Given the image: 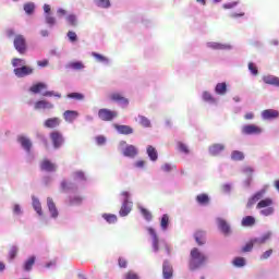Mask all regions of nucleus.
I'll use <instances>...</instances> for the list:
<instances>
[{
    "label": "nucleus",
    "mask_w": 279,
    "mask_h": 279,
    "mask_svg": "<svg viewBox=\"0 0 279 279\" xmlns=\"http://www.w3.org/2000/svg\"><path fill=\"white\" fill-rule=\"evenodd\" d=\"M207 260H208V257L204 253H202L199 248L197 247L192 248L190 252V260H189L190 270L195 271L201 267H204Z\"/></svg>",
    "instance_id": "nucleus-1"
},
{
    "label": "nucleus",
    "mask_w": 279,
    "mask_h": 279,
    "mask_svg": "<svg viewBox=\"0 0 279 279\" xmlns=\"http://www.w3.org/2000/svg\"><path fill=\"white\" fill-rule=\"evenodd\" d=\"M117 117H119V113L108 108L98 110V119H100V121H112L113 119H117Z\"/></svg>",
    "instance_id": "nucleus-2"
},
{
    "label": "nucleus",
    "mask_w": 279,
    "mask_h": 279,
    "mask_svg": "<svg viewBox=\"0 0 279 279\" xmlns=\"http://www.w3.org/2000/svg\"><path fill=\"white\" fill-rule=\"evenodd\" d=\"M13 45L16 51H19L21 54L27 51V40H25V36L23 35H16Z\"/></svg>",
    "instance_id": "nucleus-3"
},
{
    "label": "nucleus",
    "mask_w": 279,
    "mask_h": 279,
    "mask_svg": "<svg viewBox=\"0 0 279 279\" xmlns=\"http://www.w3.org/2000/svg\"><path fill=\"white\" fill-rule=\"evenodd\" d=\"M50 140L52 141L54 149H60V146L64 145V137L62 136V133H60L59 131L51 132Z\"/></svg>",
    "instance_id": "nucleus-4"
},
{
    "label": "nucleus",
    "mask_w": 279,
    "mask_h": 279,
    "mask_svg": "<svg viewBox=\"0 0 279 279\" xmlns=\"http://www.w3.org/2000/svg\"><path fill=\"white\" fill-rule=\"evenodd\" d=\"M263 129L256 124H246L242 128V134L252 136L253 134H260Z\"/></svg>",
    "instance_id": "nucleus-5"
},
{
    "label": "nucleus",
    "mask_w": 279,
    "mask_h": 279,
    "mask_svg": "<svg viewBox=\"0 0 279 279\" xmlns=\"http://www.w3.org/2000/svg\"><path fill=\"white\" fill-rule=\"evenodd\" d=\"M39 167L41 171H47L48 173H53V171L58 169L56 163L51 162L49 159L41 160Z\"/></svg>",
    "instance_id": "nucleus-6"
},
{
    "label": "nucleus",
    "mask_w": 279,
    "mask_h": 279,
    "mask_svg": "<svg viewBox=\"0 0 279 279\" xmlns=\"http://www.w3.org/2000/svg\"><path fill=\"white\" fill-rule=\"evenodd\" d=\"M13 73H15L16 77H25L27 75H32V73H34V69L23 65L22 68L14 69Z\"/></svg>",
    "instance_id": "nucleus-7"
},
{
    "label": "nucleus",
    "mask_w": 279,
    "mask_h": 279,
    "mask_svg": "<svg viewBox=\"0 0 279 279\" xmlns=\"http://www.w3.org/2000/svg\"><path fill=\"white\" fill-rule=\"evenodd\" d=\"M279 117V111L276 109H266L262 112V119L264 121H271L274 119H278Z\"/></svg>",
    "instance_id": "nucleus-8"
},
{
    "label": "nucleus",
    "mask_w": 279,
    "mask_h": 279,
    "mask_svg": "<svg viewBox=\"0 0 279 279\" xmlns=\"http://www.w3.org/2000/svg\"><path fill=\"white\" fill-rule=\"evenodd\" d=\"M162 275L165 279L173 278V266H171L167 260H165L162 265Z\"/></svg>",
    "instance_id": "nucleus-9"
},
{
    "label": "nucleus",
    "mask_w": 279,
    "mask_h": 279,
    "mask_svg": "<svg viewBox=\"0 0 279 279\" xmlns=\"http://www.w3.org/2000/svg\"><path fill=\"white\" fill-rule=\"evenodd\" d=\"M35 110H52L53 104L48 100H38L34 106Z\"/></svg>",
    "instance_id": "nucleus-10"
},
{
    "label": "nucleus",
    "mask_w": 279,
    "mask_h": 279,
    "mask_svg": "<svg viewBox=\"0 0 279 279\" xmlns=\"http://www.w3.org/2000/svg\"><path fill=\"white\" fill-rule=\"evenodd\" d=\"M110 99H111V101H117V104H121L122 106L130 105V100L128 98L123 97V95H121L119 93L111 94Z\"/></svg>",
    "instance_id": "nucleus-11"
},
{
    "label": "nucleus",
    "mask_w": 279,
    "mask_h": 279,
    "mask_svg": "<svg viewBox=\"0 0 279 279\" xmlns=\"http://www.w3.org/2000/svg\"><path fill=\"white\" fill-rule=\"evenodd\" d=\"M47 206L48 210L51 214L52 219H58V207H56V203L53 202V198L48 197L47 198Z\"/></svg>",
    "instance_id": "nucleus-12"
},
{
    "label": "nucleus",
    "mask_w": 279,
    "mask_h": 279,
    "mask_svg": "<svg viewBox=\"0 0 279 279\" xmlns=\"http://www.w3.org/2000/svg\"><path fill=\"white\" fill-rule=\"evenodd\" d=\"M62 120L60 118H49L44 122V126L50 130H54V128H59Z\"/></svg>",
    "instance_id": "nucleus-13"
},
{
    "label": "nucleus",
    "mask_w": 279,
    "mask_h": 279,
    "mask_svg": "<svg viewBox=\"0 0 279 279\" xmlns=\"http://www.w3.org/2000/svg\"><path fill=\"white\" fill-rule=\"evenodd\" d=\"M265 195V190H262L257 193H255L248 201L246 204V208H252V206H254V204H256V202H258L259 199H263Z\"/></svg>",
    "instance_id": "nucleus-14"
},
{
    "label": "nucleus",
    "mask_w": 279,
    "mask_h": 279,
    "mask_svg": "<svg viewBox=\"0 0 279 279\" xmlns=\"http://www.w3.org/2000/svg\"><path fill=\"white\" fill-rule=\"evenodd\" d=\"M17 142L22 145L23 149L28 154L32 151V141L23 135L17 137Z\"/></svg>",
    "instance_id": "nucleus-15"
},
{
    "label": "nucleus",
    "mask_w": 279,
    "mask_h": 279,
    "mask_svg": "<svg viewBox=\"0 0 279 279\" xmlns=\"http://www.w3.org/2000/svg\"><path fill=\"white\" fill-rule=\"evenodd\" d=\"M78 117L80 112L75 110H66L63 113L64 121H66L68 123H73V121H75V119H77Z\"/></svg>",
    "instance_id": "nucleus-16"
},
{
    "label": "nucleus",
    "mask_w": 279,
    "mask_h": 279,
    "mask_svg": "<svg viewBox=\"0 0 279 279\" xmlns=\"http://www.w3.org/2000/svg\"><path fill=\"white\" fill-rule=\"evenodd\" d=\"M138 155V149L135 148L134 145H129L123 150V156L126 158H134Z\"/></svg>",
    "instance_id": "nucleus-17"
},
{
    "label": "nucleus",
    "mask_w": 279,
    "mask_h": 279,
    "mask_svg": "<svg viewBox=\"0 0 279 279\" xmlns=\"http://www.w3.org/2000/svg\"><path fill=\"white\" fill-rule=\"evenodd\" d=\"M263 82L270 86H277L279 88V77L275 75H265L263 76Z\"/></svg>",
    "instance_id": "nucleus-18"
},
{
    "label": "nucleus",
    "mask_w": 279,
    "mask_h": 279,
    "mask_svg": "<svg viewBox=\"0 0 279 279\" xmlns=\"http://www.w3.org/2000/svg\"><path fill=\"white\" fill-rule=\"evenodd\" d=\"M226 149V145L223 144H214L209 147V154L211 156H219V154H221V151H223Z\"/></svg>",
    "instance_id": "nucleus-19"
},
{
    "label": "nucleus",
    "mask_w": 279,
    "mask_h": 279,
    "mask_svg": "<svg viewBox=\"0 0 279 279\" xmlns=\"http://www.w3.org/2000/svg\"><path fill=\"white\" fill-rule=\"evenodd\" d=\"M217 221L219 230L226 235L230 234V225L222 218H218Z\"/></svg>",
    "instance_id": "nucleus-20"
},
{
    "label": "nucleus",
    "mask_w": 279,
    "mask_h": 279,
    "mask_svg": "<svg viewBox=\"0 0 279 279\" xmlns=\"http://www.w3.org/2000/svg\"><path fill=\"white\" fill-rule=\"evenodd\" d=\"M114 128L117 129L119 134H124V135L134 134V129H132V126H130V125L114 124Z\"/></svg>",
    "instance_id": "nucleus-21"
},
{
    "label": "nucleus",
    "mask_w": 279,
    "mask_h": 279,
    "mask_svg": "<svg viewBox=\"0 0 279 279\" xmlns=\"http://www.w3.org/2000/svg\"><path fill=\"white\" fill-rule=\"evenodd\" d=\"M147 230L150 236H153V248L155 250V252H158L160 250L158 246V243H159L158 234H156V230H154V228L151 227H149Z\"/></svg>",
    "instance_id": "nucleus-22"
},
{
    "label": "nucleus",
    "mask_w": 279,
    "mask_h": 279,
    "mask_svg": "<svg viewBox=\"0 0 279 279\" xmlns=\"http://www.w3.org/2000/svg\"><path fill=\"white\" fill-rule=\"evenodd\" d=\"M194 239L197 245H204L206 243V232L198 230L194 234Z\"/></svg>",
    "instance_id": "nucleus-23"
},
{
    "label": "nucleus",
    "mask_w": 279,
    "mask_h": 279,
    "mask_svg": "<svg viewBox=\"0 0 279 279\" xmlns=\"http://www.w3.org/2000/svg\"><path fill=\"white\" fill-rule=\"evenodd\" d=\"M132 213V203H123L120 209V217H128Z\"/></svg>",
    "instance_id": "nucleus-24"
},
{
    "label": "nucleus",
    "mask_w": 279,
    "mask_h": 279,
    "mask_svg": "<svg viewBox=\"0 0 279 279\" xmlns=\"http://www.w3.org/2000/svg\"><path fill=\"white\" fill-rule=\"evenodd\" d=\"M35 264H36V256L28 257L23 265L24 271H32V267H34Z\"/></svg>",
    "instance_id": "nucleus-25"
},
{
    "label": "nucleus",
    "mask_w": 279,
    "mask_h": 279,
    "mask_svg": "<svg viewBox=\"0 0 279 279\" xmlns=\"http://www.w3.org/2000/svg\"><path fill=\"white\" fill-rule=\"evenodd\" d=\"M271 239V232H267L264 235H262L260 238H255L254 243L256 245H263L265 243H267V241H269Z\"/></svg>",
    "instance_id": "nucleus-26"
},
{
    "label": "nucleus",
    "mask_w": 279,
    "mask_h": 279,
    "mask_svg": "<svg viewBox=\"0 0 279 279\" xmlns=\"http://www.w3.org/2000/svg\"><path fill=\"white\" fill-rule=\"evenodd\" d=\"M147 156L149 157L153 162H156L158 160V150L154 146H148L147 149Z\"/></svg>",
    "instance_id": "nucleus-27"
},
{
    "label": "nucleus",
    "mask_w": 279,
    "mask_h": 279,
    "mask_svg": "<svg viewBox=\"0 0 279 279\" xmlns=\"http://www.w3.org/2000/svg\"><path fill=\"white\" fill-rule=\"evenodd\" d=\"M215 93L217 95H226L228 93V84L226 83H218L215 87Z\"/></svg>",
    "instance_id": "nucleus-28"
},
{
    "label": "nucleus",
    "mask_w": 279,
    "mask_h": 279,
    "mask_svg": "<svg viewBox=\"0 0 279 279\" xmlns=\"http://www.w3.org/2000/svg\"><path fill=\"white\" fill-rule=\"evenodd\" d=\"M45 88H47V84L37 83V84L31 86L29 90H31V93H34L35 95H37L38 93L45 90Z\"/></svg>",
    "instance_id": "nucleus-29"
},
{
    "label": "nucleus",
    "mask_w": 279,
    "mask_h": 279,
    "mask_svg": "<svg viewBox=\"0 0 279 279\" xmlns=\"http://www.w3.org/2000/svg\"><path fill=\"white\" fill-rule=\"evenodd\" d=\"M274 205V201L271 198H265L258 202L256 208L260 209V208H269Z\"/></svg>",
    "instance_id": "nucleus-30"
},
{
    "label": "nucleus",
    "mask_w": 279,
    "mask_h": 279,
    "mask_svg": "<svg viewBox=\"0 0 279 279\" xmlns=\"http://www.w3.org/2000/svg\"><path fill=\"white\" fill-rule=\"evenodd\" d=\"M197 204H201V206H206V204H209L210 197H208V194H198L196 196Z\"/></svg>",
    "instance_id": "nucleus-31"
},
{
    "label": "nucleus",
    "mask_w": 279,
    "mask_h": 279,
    "mask_svg": "<svg viewBox=\"0 0 279 279\" xmlns=\"http://www.w3.org/2000/svg\"><path fill=\"white\" fill-rule=\"evenodd\" d=\"M207 47L209 49H215V50H223V49H228V46L220 44V43H216V41H209L207 43Z\"/></svg>",
    "instance_id": "nucleus-32"
},
{
    "label": "nucleus",
    "mask_w": 279,
    "mask_h": 279,
    "mask_svg": "<svg viewBox=\"0 0 279 279\" xmlns=\"http://www.w3.org/2000/svg\"><path fill=\"white\" fill-rule=\"evenodd\" d=\"M254 223H256V219L252 216H246L242 219V226H244V228H250L254 226Z\"/></svg>",
    "instance_id": "nucleus-33"
},
{
    "label": "nucleus",
    "mask_w": 279,
    "mask_h": 279,
    "mask_svg": "<svg viewBox=\"0 0 279 279\" xmlns=\"http://www.w3.org/2000/svg\"><path fill=\"white\" fill-rule=\"evenodd\" d=\"M231 159L234 161H241L245 159V155L241 150H233L231 153Z\"/></svg>",
    "instance_id": "nucleus-34"
},
{
    "label": "nucleus",
    "mask_w": 279,
    "mask_h": 279,
    "mask_svg": "<svg viewBox=\"0 0 279 279\" xmlns=\"http://www.w3.org/2000/svg\"><path fill=\"white\" fill-rule=\"evenodd\" d=\"M33 208L36 210L37 215H43V205L37 198H33Z\"/></svg>",
    "instance_id": "nucleus-35"
},
{
    "label": "nucleus",
    "mask_w": 279,
    "mask_h": 279,
    "mask_svg": "<svg viewBox=\"0 0 279 279\" xmlns=\"http://www.w3.org/2000/svg\"><path fill=\"white\" fill-rule=\"evenodd\" d=\"M140 213H142L144 219H146V221H151L153 216H151V211H149L147 208L145 207H140Z\"/></svg>",
    "instance_id": "nucleus-36"
},
{
    "label": "nucleus",
    "mask_w": 279,
    "mask_h": 279,
    "mask_svg": "<svg viewBox=\"0 0 279 279\" xmlns=\"http://www.w3.org/2000/svg\"><path fill=\"white\" fill-rule=\"evenodd\" d=\"M69 99H75V101H84V94L82 93H70L68 94Z\"/></svg>",
    "instance_id": "nucleus-37"
},
{
    "label": "nucleus",
    "mask_w": 279,
    "mask_h": 279,
    "mask_svg": "<svg viewBox=\"0 0 279 279\" xmlns=\"http://www.w3.org/2000/svg\"><path fill=\"white\" fill-rule=\"evenodd\" d=\"M161 230H167L169 228V215L165 214L160 221Z\"/></svg>",
    "instance_id": "nucleus-38"
},
{
    "label": "nucleus",
    "mask_w": 279,
    "mask_h": 279,
    "mask_svg": "<svg viewBox=\"0 0 279 279\" xmlns=\"http://www.w3.org/2000/svg\"><path fill=\"white\" fill-rule=\"evenodd\" d=\"M66 22L69 23V25H71V27H77V16H75L74 14L68 15Z\"/></svg>",
    "instance_id": "nucleus-39"
},
{
    "label": "nucleus",
    "mask_w": 279,
    "mask_h": 279,
    "mask_svg": "<svg viewBox=\"0 0 279 279\" xmlns=\"http://www.w3.org/2000/svg\"><path fill=\"white\" fill-rule=\"evenodd\" d=\"M203 99H204V101H207L208 104H215L217 101L215 99V97H213V94L208 93V92L203 93Z\"/></svg>",
    "instance_id": "nucleus-40"
},
{
    "label": "nucleus",
    "mask_w": 279,
    "mask_h": 279,
    "mask_svg": "<svg viewBox=\"0 0 279 279\" xmlns=\"http://www.w3.org/2000/svg\"><path fill=\"white\" fill-rule=\"evenodd\" d=\"M34 10H36V5L34 4V2H28L24 4V11L26 12V14H34Z\"/></svg>",
    "instance_id": "nucleus-41"
},
{
    "label": "nucleus",
    "mask_w": 279,
    "mask_h": 279,
    "mask_svg": "<svg viewBox=\"0 0 279 279\" xmlns=\"http://www.w3.org/2000/svg\"><path fill=\"white\" fill-rule=\"evenodd\" d=\"M254 245H256V242H254V239H252L242 247V252H252V250H254Z\"/></svg>",
    "instance_id": "nucleus-42"
},
{
    "label": "nucleus",
    "mask_w": 279,
    "mask_h": 279,
    "mask_svg": "<svg viewBox=\"0 0 279 279\" xmlns=\"http://www.w3.org/2000/svg\"><path fill=\"white\" fill-rule=\"evenodd\" d=\"M61 189L64 192L73 191L75 189V185H73V183H70V182H66V181H62L61 182Z\"/></svg>",
    "instance_id": "nucleus-43"
},
{
    "label": "nucleus",
    "mask_w": 279,
    "mask_h": 279,
    "mask_svg": "<svg viewBox=\"0 0 279 279\" xmlns=\"http://www.w3.org/2000/svg\"><path fill=\"white\" fill-rule=\"evenodd\" d=\"M102 217L108 223H117V217L112 214H104Z\"/></svg>",
    "instance_id": "nucleus-44"
},
{
    "label": "nucleus",
    "mask_w": 279,
    "mask_h": 279,
    "mask_svg": "<svg viewBox=\"0 0 279 279\" xmlns=\"http://www.w3.org/2000/svg\"><path fill=\"white\" fill-rule=\"evenodd\" d=\"M140 123L143 128H151V122L145 116H140Z\"/></svg>",
    "instance_id": "nucleus-45"
},
{
    "label": "nucleus",
    "mask_w": 279,
    "mask_h": 279,
    "mask_svg": "<svg viewBox=\"0 0 279 279\" xmlns=\"http://www.w3.org/2000/svg\"><path fill=\"white\" fill-rule=\"evenodd\" d=\"M234 267H245V258L243 257H235L233 259Z\"/></svg>",
    "instance_id": "nucleus-46"
},
{
    "label": "nucleus",
    "mask_w": 279,
    "mask_h": 279,
    "mask_svg": "<svg viewBox=\"0 0 279 279\" xmlns=\"http://www.w3.org/2000/svg\"><path fill=\"white\" fill-rule=\"evenodd\" d=\"M70 69H74V71H80L82 69H84V63L76 61V62H72L70 63Z\"/></svg>",
    "instance_id": "nucleus-47"
},
{
    "label": "nucleus",
    "mask_w": 279,
    "mask_h": 279,
    "mask_svg": "<svg viewBox=\"0 0 279 279\" xmlns=\"http://www.w3.org/2000/svg\"><path fill=\"white\" fill-rule=\"evenodd\" d=\"M73 179L84 181L86 180V175L84 174L83 171H75L73 172Z\"/></svg>",
    "instance_id": "nucleus-48"
},
{
    "label": "nucleus",
    "mask_w": 279,
    "mask_h": 279,
    "mask_svg": "<svg viewBox=\"0 0 279 279\" xmlns=\"http://www.w3.org/2000/svg\"><path fill=\"white\" fill-rule=\"evenodd\" d=\"M96 5L98 8H110V0H97Z\"/></svg>",
    "instance_id": "nucleus-49"
},
{
    "label": "nucleus",
    "mask_w": 279,
    "mask_h": 279,
    "mask_svg": "<svg viewBox=\"0 0 279 279\" xmlns=\"http://www.w3.org/2000/svg\"><path fill=\"white\" fill-rule=\"evenodd\" d=\"M274 213V207H266L265 209L260 210V215L264 217H269Z\"/></svg>",
    "instance_id": "nucleus-50"
},
{
    "label": "nucleus",
    "mask_w": 279,
    "mask_h": 279,
    "mask_svg": "<svg viewBox=\"0 0 279 279\" xmlns=\"http://www.w3.org/2000/svg\"><path fill=\"white\" fill-rule=\"evenodd\" d=\"M93 57L95 59H97L98 62H108V58H106L105 56L97 53V52H93Z\"/></svg>",
    "instance_id": "nucleus-51"
},
{
    "label": "nucleus",
    "mask_w": 279,
    "mask_h": 279,
    "mask_svg": "<svg viewBox=\"0 0 279 279\" xmlns=\"http://www.w3.org/2000/svg\"><path fill=\"white\" fill-rule=\"evenodd\" d=\"M178 147H179V150L182 151L183 154H190V150L186 144L179 142Z\"/></svg>",
    "instance_id": "nucleus-52"
},
{
    "label": "nucleus",
    "mask_w": 279,
    "mask_h": 279,
    "mask_svg": "<svg viewBox=\"0 0 279 279\" xmlns=\"http://www.w3.org/2000/svg\"><path fill=\"white\" fill-rule=\"evenodd\" d=\"M68 38L71 43H76L77 41V34L73 31L68 32Z\"/></svg>",
    "instance_id": "nucleus-53"
},
{
    "label": "nucleus",
    "mask_w": 279,
    "mask_h": 279,
    "mask_svg": "<svg viewBox=\"0 0 279 279\" xmlns=\"http://www.w3.org/2000/svg\"><path fill=\"white\" fill-rule=\"evenodd\" d=\"M118 265L121 269H125L128 267V259L123 257H119Z\"/></svg>",
    "instance_id": "nucleus-54"
},
{
    "label": "nucleus",
    "mask_w": 279,
    "mask_h": 279,
    "mask_svg": "<svg viewBox=\"0 0 279 279\" xmlns=\"http://www.w3.org/2000/svg\"><path fill=\"white\" fill-rule=\"evenodd\" d=\"M248 71H251L253 75H258V68L252 62L248 63Z\"/></svg>",
    "instance_id": "nucleus-55"
},
{
    "label": "nucleus",
    "mask_w": 279,
    "mask_h": 279,
    "mask_svg": "<svg viewBox=\"0 0 279 279\" xmlns=\"http://www.w3.org/2000/svg\"><path fill=\"white\" fill-rule=\"evenodd\" d=\"M271 254H274V250H271V248L264 252L260 256V260H267V258L271 257Z\"/></svg>",
    "instance_id": "nucleus-56"
},
{
    "label": "nucleus",
    "mask_w": 279,
    "mask_h": 279,
    "mask_svg": "<svg viewBox=\"0 0 279 279\" xmlns=\"http://www.w3.org/2000/svg\"><path fill=\"white\" fill-rule=\"evenodd\" d=\"M44 97H57L58 99H60L62 95L54 92H45Z\"/></svg>",
    "instance_id": "nucleus-57"
},
{
    "label": "nucleus",
    "mask_w": 279,
    "mask_h": 279,
    "mask_svg": "<svg viewBox=\"0 0 279 279\" xmlns=\"http://www.w3.org/2000/svg\"><path fill=\"white\" fill-rule=\"evenodd\" d=\"M16 254H19V248L16 246H13L9 253L10 258L13 260V258H16Z\"/></svg>",
    "instance_id": "nucleus-58"
},
{
    "label": "nucleus",
    "mask_w": 279,
    "mask_h": 279,
    "mask_svg": "<svg viewBox=\"0 0 279 279\" xmlns=\"http://www.w3.org/2000/svg\"><path fill=\"white\" fill-rule=\"evenodd\" d=\"M46 23L48 24V25H51V26H53V25H56V17H53V16H51V15H46Z\"/></svg>",
    "instance_id": "nucleus-59"
},
{
    "label": "nucleus",
    "mask_w": 279,
    "mask_h": 279,
    "mask_svg": "<svg viewBox=\"0 0 279 279\" xmlns=\"http://www.w3.org/2000/svg\"><path fill=\"white\" fill-rule=\"evenodd\" d=\"M13 66H21V64H25V60L15 58L12 60Z\"/></svg>",
    "instance_id": "nucleus-60"
},
{
    "label": "nucleus",
    "mask_w": 279,
    "mask_h": 279,
    "mask_svg": "<svg viewBox=\"0 0 279 279\" xmlns=\"http://www.w3.org/2000/svg\"><path fill=\"white\" fill-rule=\"evenodd\" d=\"M37 65H39L41 69H45V66H49V60L44 59L41 61H37Z\"/></svg>",
    "instance_id": "nucleus-61"
},
{
    "label": "nucleus",
    "mask_w": 279,
    "mask_h": 279,
    "mask_svg": "<svg viewBox=\"0 0 279 279\" xmlns=\"http://www.w3.org/2000/svg\"><path fill=\"white\" fill-rule=\"evenodd\" d=\"M125 279H138V275H136V274L133 272V271H129V272H126V275H125Z\"/></svg>",
    "instance_id": "nucleus-62"
},
{
    "label": "nucleus",
    "mask_w": 279,
    "mask_h": 279,
    "mask_svg": "<svg viewBox=\"0 0 279 279\" xmlns=\"http://www.w3.org/2000/svg\"><path fill=\"white\" fill-rule=\"evenodd\" d=\"M123 203H130V192H122Z\"/></svg>",
    "instance_id": "nucleus-63"
},
{
    "label": "nucleus",
    "mask_w": 279,
    "mask_h": 279,
    "mask_svg": "<svg viewBox=\"0 0 279 279\" xmlns=\"http://www.w3.org/2000/svg\"><path fill=\"white\" fill-rule=\"evenodd\" d=\"M71 206L75 204H82V197L77 196L70 201Z\"/></svg>",
    "instance_id": "nucleus-64"
}]
</instances>
